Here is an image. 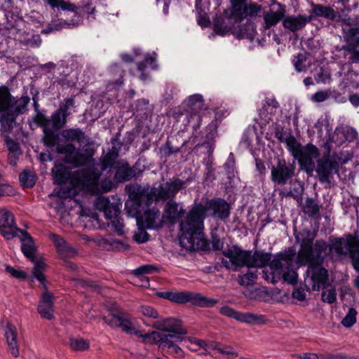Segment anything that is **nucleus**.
<instances>
[{
	"instance_id": "obj_23",
	"label": "nucleus",
	"mask_w": 359,
	"mask_h": 359,
	"mask_svg": "<svg viewBox=\"0 0 359 359\" xmlns=\"http://www.w3.org/2000/svg\"><path fill=\"white\" fill-rule=\"evenodd\" d=\"M263 135L262 127L259 129L255 126L248 127L244 133L243 141L248 146L257 145L258 147L257 150H260L264 144Z\"/></svg>"
},
{
	"instance_id": "obj_63",
	"label": "nucleus",
	"mask_w": 359,
	"mask_h": 359,
	"mask_svg": "<svg viewBox=\"0 0 359 359\" xmlns=\"http://www.w3.org/2000/svg\"><path fill=\"white\" fill-rule=\"evenodd\" d=\"M94 205L96 210L103 212L110 205V201L104 196H99L95 199Z\"/></svg>"
},
{
	"instance_id": "obj_12",
	"label": "nucleus",
	"mask_w": 359,
	"mask_h": 359,
	"mask_svg": "<svg viewBox=\"0 0 359 359\" xmlns=\"http://www.w3.org/2000/svg\"><path fill=\"white\" fill-rule=\"evenodd\" d=\"M357 131L350 126H340L336 128L332 139L323 144L325 154L323 157H330L331 150L334 145L343 146L347 142L353 141L357 137Z\"/></svg>"
},
{
	"instance_id": "obj_8",
	"label": "nucleus",
	"mask_w": 359,
	"mask_h": 359,
	"mask_svg": "<svg viewBox=\"0 0 359 359\" xmlns=\"http://www.w3.org/2000/svg\"><path fill=\"white\" fill-rule=\"evenodd\" d=\"M85 133L80 128H69L62 130L60 133V138L57 143V153L65 155H74L76 147L74 142L79 144L85 140Z\"/></svg>"
},
{
	"instance_id": "obj_61",
	"label": "nucleus",
	"mask_w": 359,
	"mask_h": 359,
	"mask_svg": "<svg viewBox=\"0 0 359 359\" xmlns=\"http://www.w3.org/2000/svg\"><path fill=\"white\" fill-rule=\"evenodd\" d=\"M184 184V182L178 178L171 182L166 183L171 196H174L178 191L183 189Z\"/></svg>"
},
{
	"instance_id": "obj_38",
	"label": "nucleus",
	"mask_w": 359,
	"mask_h": 359,
	"mask_svg": "<svg viewBox=\"0 0 359 359\" xmlns=\"http://www.w3.org/2000/svg\"><path fill=\"white\" fill-rule=\"evenodd\" d=\"M285 13V9L282 6L276 12L266 13L264 17V28L269 29L275 26L284 17Z\"/></svg>"
},
{
	"instance_id": "obj_41",
	"label": "nucleus",
	"mask_w": 359,
	"mask_h": 359,
	"mask_svg": "<svg viewBox=\"0 0 359 359\" xmlns=\"http://www.w3.org/2000/svg\"><path fill=\"white\" fill-rule=\"evenodd\" d=\"M52 173L55 180L58 184L65 183L69 177V168L62 164H57L56 163L52 170Z\"/></svg>"
},
{
	"instance_id": "obj_31",
	"label": "nucleus",
	"mask_w": 359,
	"mask_h": 359,
	"mask_svg": "<svg viewBox=\"0 0 359 359\" xmlns=\"http://www.w3.org/2000/svg\"><path fill=\"white\" fill-rule=\"evenodd\" d=\"M97 148L96 144L86 135L85 140L79 144L75 154H78L77 157H93Z\"/></svg>"
},
{
	"instance_id": "obj_34",
	"label": "nucleus",
	"mask_w": 359,
	"mask_h": 359,
	"mask_svg": "<svg viewBox=\"0 0 359 359\" xmlns=\"http://www.w3.org/2000/svg\"><path fill=\"white\" fill-rule=\"evenodd\" d=\"M37 179L38 177L36 173L29 169H24L19 175L20 185L24 189H31L34 187Z\"/></svg>"
},
{
	"instance_id": "obj_53",
	"label": "nucleus",
	"mask_w": 359,
	"mask_h": 359,
	"mask_svg": "<svg viewBox=\"0 0 359 359\" xmlns=\"http://www.w3.org/2000/svg\"><path fill=\"white\" fill-rule=\"evenodd\" d=\"M69 346L74 351H83L89 348V343L83 339L70 338Z\"/></svg>"
},
{
	"instance_id": "obj_5",
	"label": "nucleus",
	"mask_w": 359,
	"mask_h": 359,
	"mask_svg": "<svg viewBox=\"0 0 359 359\" xmlns=\"http://www.w3.org/2000/svg\"><path fill=\"white\" fill-rule=\"evenodd\" d=\"M272 130L276 137L283 143H285L293 157H318V149L313 144L302 145L297 139L292 136L290 132L284 127L275 123L272 125Z\"/></svg>"
},
{
	"instance_id": "obj_48",
	"label": "nucleus",
	"mask_w": 359,
	"mask_h": 359,
	"mask_svg": "<svg viewBox=\"0 0 359 359\" xmlns=\"http://www.w3.org/2000/svg\"><path fill=\"white\" fill-rule=\"evenodd\" d=\"M118 327L121 328L122 330L126 333L132 332L134 328L128 313L121 311Z\"/></svg>"
},
{
	"instance_id": "obj_46",
	"label": "nucleus",
	"mask_w": 359,
	"mask_h": 359,
	"mask_svg": "<svg viewBox=\"0 0 359 359\" xmlns=\"http://www.w3.org/2000/svg\"><path fill=\"white\" fill-rule=\"evenodd\" d=\"M110 313L102 318L104 323L111 327H118L121 311L113 307L109 309Z\"/></svg>"
},
{
	"instance_id": "obj_54",
	"label": "nucleus",
	"mask_w": 359,
	"mask_h": 359,
	"mask_svg": "<svg viewBox=\"0 0 359 359\" xmlns=\"http://www.w3.org/2000/svg\"><path fill=\"white\" fill-rule=\"evenodd\" d=\"M356 310L353 308H350L348 313L342 319L341 323L347 328L352 327L356 322Z\"/></svg>"
},
{
	"instance_id": "obj_13",
	"label": "nucleus",
	"mask_w": 359,
	"mask_h": 359,
	"mask_svg": "<svg viewBox=\"0 0 359 359\" xmlns=\"http://www.w3.org/2000/svg\"><path fill=\"white\" fill-rule=\"evenodd\" d=\"M222 255L230 259L232 269L237 271L238 269L246 266L253 268L252 263V251L242 249L240 246L234 245L232 249L222 251Z\"/></svg>"
},
{
	"instance_id": "obj_57",
	"label": "nucleus",
	"mask_w": 359,
	"mask_h": 359,
	"mask_svg": "<svg viewBox=\"0 0 359 359\" xmlns=\"http://www.w3.org/2000/svg\"><path fill=\"white\" fill-rule=\"evenodd\" d=\"M145 214L147 215L146 220H145L146 223H147V226H146L147 229H158L162 226V225H158V226L154 225L155 219H156V215H157L156 212H155L154 210H147L145 211Z\"/></svg>"
},
{
	"instance_id": "obj_16",
	"label": "nucleus",
	"mask_w": 359,
	"mask_h": 359,
	"mask_svg": "<svg viewBox=\"0 0 359 359\" xmlns=\"http://www.w3.org/2000/svg\"><path fill=\"white\" fill-rule=\"evenodd\" d=\"M311 270V279L313 282L312 290H320V287L325 288L329 285L328 270L321 265L310 266L308 264V269L306 271L305 276L309 277Z\"/></svg>"
},
{
	"instance_id": "obj_28",
	"label": "nucleus",
	"mask_w": 359,
	"mask_h": 359,
	"mask_svg": "<svg viewBox=\"0 0 359 359\" xmlns=\"http://www.w3.org/2000/svg\"><path fill=\"white\" fill-rule=\"evenodd\" d=\"M17 37L21 43L29 48H39L42 42L40 35L32 32L20 31Z\"/></svg>"
},
{
	"instance_id": "obj_27",
	"label": "nucleus",
	"mask_w": 359,
	"mask_h": 359,
	"mask_svg": "<svg viewBox=\"0 0 359 359\" xmlns=\"http://www.w3.org/2000/svg\"><path fill=\"white\" fill-rule=\"evenodd\" d=\"M164 213L167 220L171 224H175L178 219L184 217L185 210L182 208L179 209L178 204L170 200L165 206Z\"/></svg>"
},
{
	"instance_id": "obj_45",
	"label": "nucleus",
	"mask_w": 359,
	"mask_h": 359,
	"mask_svg": "<svg viewBox=\"0 0 359 359\" xmlns=\"http://www.w3.org/2000/svg\"><path fill=\"white\" fill-rule=\"evenodd\" d=\"M33 262L34 263V266L32 269V275L40 283H43L46 278L43 273L46 264L41 260H36Z\"/></svg>"
},
{
	"instance_id": "obj_55",
	"label": "nucleus",
	"mask_w": 359,
	"mask_h": 359,
	"mask_svg": "<svg viewBox=\"0 0 359 359\" xmlns=\"http://www.w3.org/2000/svg\"><path fill=\"white\" fill-rule=\"evenodd\" d=\"M164 347L170 349V353L175 358H183L184 356V351L176 344L172 339H169L166 342Z\"/></svg>"
},
{
	"instance_id": "obj_44",
	"label": "nucleus",
	"mask_w": 359,
	"mask_h": 359,
	"mask_svg": "<svg viewBox=\"0 0 359 359\" xmlns=\"http://www.w3.org/2000/svg\"><path fill=\"white\" fill-rule=\"evenodd\" d=\"M256 33V29L253 23L248 22L240 28L236 33L238 39H248L252 41Z\"/></svg>"
},
{
	"instance_id": "obj_35",
	"label": "nucleus",
	"mask_w": 359,
	"mask_h": 359,
	"mask_svg": "<svg viewBox=\"0 0 359 359\" xmlns=\"http://www.w3.org/2000/svg\"><path fill=\"white\" fill-rule=\"evenodd\" d=\"M320 208L316 199L307 197L303 206V212L309 217L316 219L320 215Z\"/></svg>"
},
{
	"instance_id": "obj_64",
	"label": "nucleus",
	"mask_w": 359,
	"mask_h": 359,
	"mask_svg": "<svg viewBox=\"0 0 359 359\" xmlns=\"http://www.w3.org/2000/svg\"><path fill=\"white\" fill-rule=\"evenodd\" d=\"M261 11V6L257 4H250L248 6H245L243 9V14L245 16L255 17L259 15Z\"/></svg>"
},
{
	"instance_id": "obj_40",
	"label": "nucleus",
	"mask_w": 359,
	"mask_h": 359,
	"mask_svg": "<svg viewBox=\"0 0 359 359\" xmlns=\"http://www.w3.org/2000/svg\"><path fill=\"white\" fill-rule=\"evenodd\" d=\"M346 40L351 43H353L359 46V29L351 28L348 30L346 35ZM351 60L353 63H359V50L353 52Z\"/></svg>"
},
{
	"instance_id": "obj_59",
	"label": "nucleus",
	"mask_w": 359,
	"mask_h": 359,
	"mask_svg": "<svg viewBox=\"0 0 359 359\" xmlns=\"http://www.w3.org/2000/svg\"><path fill=\"white\" fill-rule=\"evenodd\" d=\"M211 236V244L212 250L214 251L222 250L224 248V240L221 239L219 234L215 232H212Z\"/></svg>"
},
{
	"instance_id": "obj_4",
	"label": "nucleus",
	"mask_w": 359,
	"mask_h": 359,
	"mask_svg": "<svg viewBox=\"0 0 359 359\" xmlns=\"http://www.w3.org/2000/svg\"><path fill=\"white\" fill-rule=\"evenodd\" d=\"M128 198L137 208H147L154 201H166L171 194L165 184H160L158 188L153 187L150 191L139 184H129L126 187Z\"/></svg>"
},
{
	"instance_id": "obj_42",
	"label": "nucleus",
	"mask_w": 359,
	"mask_h": 359,
	"mask_svg": "<svg viewBox=\"0 0 359 359\" xmlns=\"http://www.w3.org/2000/svg\"><path fill=\"white\" fill-rule=\"evenodd\" d=\"M169 337L170 336L157 331H152L142 335V338L151 340V343L154 344H158L160 348H164Z\"/></svg>"
},
{
	"instance_id": "obj_18",
	"label": "nucleus",
	"mask_w": 359,
	"mask_h": 359,
	"mask_svg": "<svg viewBox=\"0 0 359 359\" xmlns=\"http://www.w3.org/2000/svg\"><path fill=\"white\" fill-rule=\"evenodd\" d=\"M152 327L158 330L177 334H187V330L182 327V320L179 318H167L157 320L154 322Z\"/></svg>"
},
{
	"instance_id": "obj_6",
	"label": "nucleus",
	"mask_w": 359,
	"mask_h": 359,
	"mask_svg": "<svg viewBox=\"0 0 359 359\" xmlns=\"http://www.w3.org/2000/svg\"><path fill=\"white\" fill-rule=\"evenodd\" d=\"M186 109L179 116L180 121L184 125L190 126L194 130L200 127L201 111L204 109V100L201 94H194L187 97L182 103Z\"/></svg>"
},
{
	"instance_id": "obj_3",
	"label": "nucleus",
	"mask_w": 359,
	"mask_h": 359,
	"mask_svg": "<svg viewBox=\"0 0 359 359\" xmlns=\"http://www.w3.org/2000/svg\"><path fill=\"white\" fill-rule=\"evenodd\" d=\"M29 102L27 95L15 99L11 95L8 88L0 86V123L4 128L13 127L16 117L27 109Z\"/></svg>"
},
{
	"instance_id": "obj_52",
	"label": "nucleus",
	"mask_w": 359,
	"mask_h": 359,
	"mask_svg": "<svg viewBox=\"0 0 359 359\" xmlns=\"http://www.w3.org/2000/svg\"><path fill=\"white\" fill-rule=\"evenodd\" d=\"M301 167L304 170L307 175H311L313 172L316 170V166L313 158H297Z\"/></svg>"
},
{
	"instance_id": "obj_21",
	"label": "nucleus",
	"mask_w": 359,
	"mask_h": 359,
	"mask_svg": "<svg viewBox=\"0 0 359 359\" xmlns=\"http://www.w3.org/2000/svg\"><path fill=\"white\" fill-rule=\"evenodd\" d=\"M54 295L53 293L42 294L39 304L37 307V311L42 318L52 320L54 318Z\"/></svg>"
},
{
	"instance_id": "obj_1",
	"label": "nucleus",
	"mask_w": 359,
	"mask_h": 359,
	"mask_svg": "<svg viewBox=\"0 0 359 359\" xmlns=\"http://www.w3.org/2000/svg\"><path fill=\"white\" fill-rule=\"evenodd\" d=\"M231 208V203L219 197L207 199L205 204L195 202L180 223V245L190 252L210 251V242L204 233L208 211L212 210L213 217L224 221L229 217Z\"/></svg>"
},
{
	"instance_id": "obj_17",
	"label": "nucleus",
	"mask_w": 359,
	"mask_h": 359,
	"mask_svg": "<svg viewBox=\"0 0 359 359\" xmlns=\"http://www.w3.org/2000/svg\"><path fill=\"white\" fill-rule=\"evenodd\" d=\"M17 229L13 214L6 210L0 217V233L6 240L13 239L17 236Z\"/></svg>"
},
{
	"instance_id": "obj_29",
	"label": "nucleus",
	"mask_w": 359,
	"mask_h": 359,
	"mask_svg": "<svg viewBox=\"0 0 359 359\" xmlns=\"http://www.w3.org/2000/svg\"><path fill=\"white\" fill-rule=\"evenodd\" d=\"M308 22H309V18L299 15L286 17L283 22V25L285 28L291 32H296L302 29Z\"/></svg>"
},
{
	"instance_id": "obj_30",
	"label": "nucleus",
	"mask_w": 359,
	"mask_h": 359,
	"mask_svg": "<svg viewBox=\"0 0 359 359\" xmlns=\"http://www.w3.org/2000/svg\"><path fill=\"white\" fill-rule=\"evenodd\" d=\"M50 240L55 243L57 252L61 255L75 254V248H72L69 243L60 235L56 233L50 234Z\"/></svg>"
},
{
	"instance_id": "obj_36",
	"label": "nucleus",
	"mask_w": 359,
	"mask_h": 359,
	"mask_svg": "<svg viewBox=\"0 0 359 359\" xmlns=\"http://www.w3.org/2000/svg\"><path fill=\"white\" fill-rule=\"evenodd\" d=\"M156 53H153L152 54L147 53L144 56V62H139L137 64V69L140 70L142 74L140 76V79L143 81H145L148 76L144 73V71L146 68L147 65L151 66L152 69H157V65L156 64Z\"/></svg>"
},
{
	"instance_id": "obj_22",
	"label": "nucleus",
	"mask_w": 359,
	"mask_h": 359,
	"mask_svg": "<svg viewBox=\"0 0 359 359\" xmlns=\"http://www.w3.org/2000/svg\"><path fill=\"white\" fill-rule=\"evenodd\" d=\"M280 111L278 102L274 98H266L262 109L259 110L262 124L273 121V116Z\"/></svg>"
},
{
	"instance_id": "obj_49",
	"label": "nucleus",
	"mask_w": 359,
	"mask_h": 359,
	"mask_svg": "<svg viewBox=\"0 0 359 359\" xmlns=\"http://www.w3.org/2000/svg\"><path fill=\"white\" fill-rule=\"evenodd\" d=\"M238 282L241 286H249L254 285V280L257 278V271H248L244 275H238Z\"/></svg>"
},
{
	"instance_id": "obj_20",
	"label": "nucleus",
	"mask_w": 359,
	"mask_h": 359,
	"mask_svg": "<svg viewBox=\"0 0 359 359\" xmlns=\"http://www.w3.org/2000/svg\"><path fill=\"white\" fill-rule=\"evenodd\" d=\"M17 231L21 233L20 241L22 243L21 245V250L24 255L32 262L36 261V253L37 251L36 247L34 245V239L25 230L17 229Z\"/></svg>"
},
{
	"instance_id": "obj_14",
	"label": "nucleus",
	"mask_w": 359,
	"mask_h": 359,
	"mask_svg": "<svg viewBox=\"0 0 359 359\" xmlns=\"http://www.w3.org/2000/svg\"><path fill=\"white\" fill-rule=\"evenodd\" d=\"M100 173L95 168H88L77 172V180L83 190L95 194L100 192L99 178Z\"/></svg>"
},
{
	"instance_id": "obj_60",
	"label": "nucleus",
	"mask_w": 359,
	"mask_h": 359,
	"mask_svg": "<svg viewBox=\"0 0 359 359\" xmlns=\"http://www.w3.org/2000/svg\"><path fill=\"white\" fill-rule=\"evenodd\" d=\"M295 254V250L293 248H289L287 250L277 253L276 257L280 258L281 261L292 262Z\"/></svg>"
},
{
	"instance_id": "obj_11",
	"label": "nucleus",
	"mask_w": 359,
	"mask_h": 359,
	"mask_svg": "<svg viewBox=\"0 0 359 359\" xmlns=\"http://www.w3.org/2000/svg\"><path fill=\"white\" fill-rule=\"evenodd\" d=\"M172 302L178 304L190 303L191 305L198 307L212 308L219 300L213 298H208L201 293L190 291H182L174 292Z\"/></svg>"
},
{
	"instance_id": "obj_33",
	"label": "nucleus",
	"mask_w": 359,
	"mask_h": 359,
	"mask_svg": "<svg viewBox=\"0 0 359 359\" xmlns=\"http://www.w3.org/2000/svg\"><path fill=\"white\" fill-rule=\"evenodd\" d=\"M252 257L251 261L253 264V268H264L270 264L272 254L262 250H255L252 254Z\"/></svg>"
},
{
	"instance_id": "obj_32",
	"label": "nucleus",
	"mask_w": 359,
	"mask_h": 359,
	"mask_svg": "<svg viewBox=\"0 0 359 359\" xmlns=\"http://www.w3.org/2000/svg\"><path fill=\"white\" fill-rule=\"evenodd\" d=\"M216 137V131L210 132L206 137V141L196 148V153L199 156H211L214 151L215 138Z\"/></svg>"
},
{
	"instance_id": "obj_50",
	"label": "nucleus",
	"mask_w": 359,
	"mask_h": 359,
	"mask_svg": "<svg viewBox=\"0 0 359 359\" xmlns=\"http://www.w3.org/2000/svg\"><path fill=\"white\" fill-rule=\"evenodd\" d=\"M158 268L152 264H144L137 268L133 271V275L135 277H143L145 274H151L158 271Z\"/></svg>"
},
{
	"instance_id": "obj_19",
	"label": "nucleus",
	"mask_w": 359,
	"mask_h": 359,
	"mask_svg": "<svg viewBox=\"0 0 359 359\" xmlns=\"http://www.w3.org/2000/svg\"><path fill=\"white\" fill-rule=\"evenodd\" d=\"M346 236V249L348 251L351 259V263L353 268L359 272V236L358 231H355L354 233L345 234Z\"/></svg>"
},
{
	"instance_id": "obj_9",
	"label": "nucleus",
	"mask_w": 359,
	"mask_h": 359,
	"mask_svg": "<svg viewBox=\"0 0 359 359\" xmlns=\"http://www.w3.org/2000/svg\"><path fill=\"white\" fill-rule=\"evenodd\" d=\"M277 159V163L271 168V180L279 185H285L294 176L297 158Z\"/></svg>"
},
{
	"instance_id": "obj_58",
	"label": "nucleus",
	"mask_w": 359,
	"mask_h": 359,
	"mask_svg": "<svg viewBox=\"0 0 359 359\" xmlns=\"http://www.w3.org/2000/svg\"><path fill=\"white\" fill-rule=\"evenodd\" d=\"M5 271L12 277H14L20 280H24L27 278V274L25 271L15 269L10 265L6 264Z\"/></svg>"
},
{
	"instance_id": "obj_7",
	"label": "nucleus",
	"mask_w": 359,
	"mask_h": 359,
	"mask_svg": "<svg viewBox=\"0 0 359 359\" xmlns=\"http://www.w3.org/2000/svg\"><path fill=\"white\" fill-rule=\"evenodd\" d=\"M317 177L320 183H326L331 187L333 176L339 174L340 164H346L352 158H316Z\"/></svg>"
},
{
	"instance_id": "obj_62",
	"label": "nucleus",
	"mask_w": 359,
	"mask_h": 359,
	"mask_svg": "<svg viewBox=\"0 0 359 359\" xmlns=\"http://www.w3.org/2000/svg\"><path fill=\"white\" fill-rule=\"evenodd\" d=\"M321 299L324 302L333 304L337 300V293L334 289H329L326 292L323 291L321 295Z\"/></svg>"
},
{
	"instance_id": "obj_26",
	"label": "nucleus",
	"mask_w": 359,
	"mask_h": 359,
	"mask_svg": "<svg viewBox=\"0 0 359 359\" xmlns=\"http://www.w3.org/2000/svg\"><path fill=\"white\" fill-rule=\"evenodd\" d=\"M5 337L6 338V341L11 351V353L13 356L18 357L19 355V349L17 340V329L15 325L8 321L6 323Z\"/></svg>"
},
{
	"instance_id": "obj_47",
	"label": "nucleus",
	"mask_w": 359,
	"mask_h": 359,
	"mask_svg": "<svg viewBox=\"0 0 359 359\" xmlns=\"http://www.w3.org/2000/svg\"><path fill=\"white\" fill-rule=\"evenodd\" d=\"M292 62L295 69L299 72H306L310 65V61L307 62V57L303 54L294 56Z\"/></svg>"
},
{
	"instance_id": "obj_37",
	"label": "nucleus",
	"mask_w": 359,
	"mask_h": 359,
	"mask_svg": "<svg viewBox=\"0 0 359 359\" xmlns=\"http://www.w3.org/2000/svg\"><path fill=\"white\" fill-rule=\"evenodd\" d=\"M290 189L287 193H283L286 197H292L297 201L302 200V195L304 191V184L298 180H291L290 182Z\"/></svg>"
},
{
	"instance_id": "obj_25",
	"label": "nucleus",
	"mask_w": 359,
	"mask_h": 359,
	"mask_svg": "<svg viewBox=\"0 0 359 359\" xmlns=\"http://www.w3.org/2000/svg\"><path fill=\"white\" fill-rule=\"evenodd\" d=\"M5 337L6 338V341L11 351V353L13 356L18 357L19 355V349L17 340V329L15 325L8 321L6 323Z\"/></svg>"
},
{
	"instance_id": "obj_43",
	"label": "nucleus",
	"mask_w": 359,
	"mask_h": 359,
	"mask_svg": "<svg viewBox=\"0 0 359 359\" xmlns=\"http://www.w3.org/2000/svg\"><path fill=\"white\" fill-rule=\"evenodd\" d=\"M313 12L318 17H323L328 20H334L336 16V12L330 6L320 4L315 5L313 8Z\"/></svg>"
},
{
	"instance_id": "obj_24",
	"label": "nucleus",
	"mask_w": 359,
	"mask_h": 359,
	"mask_svg": "<svg viewBox=\"0 0 359 359\" xmlns=\"http://www.w3.org/2000/svg\"><path fill=\"white\" fill-rule=\"evenodd\" d=\"M81 22V16L74 13L73 19L70 22H62L60 20H53L48 27L42 30V33L49 34L63 28H73L79 26Z\"/></svg>"
},
{
	"instance_id": "obj_10",
	"label": "nucleus",
	"mask_w": 359,
	"mask_h": 359,
	"mask_svg": "<svg viewBox=\"0 0 359 359\" xmlns=\"http://www.w3.org/2000/svg\"><path fill=\"white\" fill-rule=\"evenodd\" d=\"M67 118L66 115L57 109L50 118H43L41 126L44 133L43 142L46 146L53 147L56 144L54 133L57 130L65 125Z\"/></svg>"
},
{
	"instance_id": "obj_51",
	"label": "nucleus",
	"mask_w": 359,
	"mask_h": 359,
	"mask_svg": "<svg viewBox=\"0 0 359 359\" xmlns=\"http://www.w3.org/2000/svg\"><path fill=\"white\" fill-rule=\"evenodd\" d=\"M53 8H57L62 11H70L75 12L76 6L69 2L62 0H45Z\"/></svg>"
},
{
	"instance_id": "obj_56",
	"label": "nucleus",
	"mask_w": 359,
	"mask_h": 359,
	"mask_svg": "<svg viewBox=\"0 0 359 359\" xmlns=\"http://www.w3.org/2000/svg\"><path fill=\"white\" fill-rule=\"evenodd\" d=\"M74 107V100L73 97H69L64 100L60 104L58 110L63 113L67 116L71 114V109Z\"/></svg>"
},
{
	"instance_id": "obj_39",
	"label": "nucleus",
	"mask_w": 359,
	"mask_h": 359,
	"mask_svg": "<svg viewBox=\"0 0 359 359\" xmlns=\"http://www.w3.org/2000/svg\"><path fill=\"white\" fill-rule=\"evenodd\" d=\"M135 175V170L126 163L117 168L114 177L118 182H125L130 180Z\"/></svg>"
},
{
	"instance_id": "obj_15",
	"label": "nucleus",
	"mask_w": 359,
	"mask_h": 359,
	"mask_svg": "<svg viewBox=\"0 0 359 359\" xmlns=\"http://www.w3.org/2000/svg\"><path fill=\"white\" fill-rule=\"evenodd\" d=\"M219 313L223 316L248 324L264 325L267 321L265 316L264 315H257L249 312H240L229 306L221 307L219 309Z\"/></svg>"
},
{
	"instance_id": "obj_2",
	"label": "nucleus",
	"mask_w": 359,
	"mask_h": 359,
	"mask_svg": "<svg viewBox=\"0 0 359 359\" xmlns=\"http://www.w3.org/2000/svg\"><path fill=\"white\" fill-rule=\"evenodd\" d=\"M299 233L303 238L300 243L297 262L301 266L306 264H309L310 266L322 265L325 258V256L323 255V252L327 249L330 253L334 252L340 257L348 255V251L346 249V236H330L329 244L323 239L316 240L313 243L317 236L316 232H312L309 229H303Z\"/></svg>"
}]
</instances>
